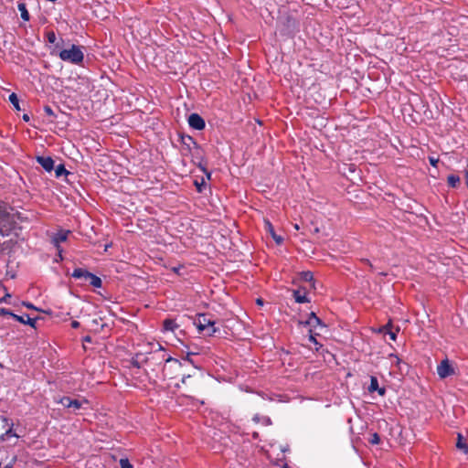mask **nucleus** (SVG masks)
Masks as SVG:
<instances>
[{
  "label": "nucleus",
  "instance_id": "1a4fd4ad",
  "mask_svg": "<svg viewBox=\"0 0 468 468\" xmlns=\"http://www.w3.org/2000/svg\"><path fill=\"white\" fill-rule=\"evenodd\" d=\"M58 403L62 404L66 408H72L74 410H77L81 408L83 402L77 399H70L68 397H64L59 399Z\"/></svg>",
  "mask_w": 468,
  "mask_h": 468
},
{
  "label": "nucleus",
  "instance_id": "f704fd0d",
  "mask_svg": "<svg viewBox=\"0 0 468 468\" xmlns=\"http://www.w3.org/2000/svg\"><path fill=\"white\" fill-rule=\"evenodd\" d=\"M71 326H72L73 328H78V327L80 326V323H79V322H77V321H73V322L71 323Z\"/></svg>",
  "mask_w": 468,
  "mask_h": 468
},
{
  "label": "nucleus",
  "instance_id": "2f4dec72",
  "mask_svg": "<svg viewBox=\"0 0 468 468\" xmlns=\"http://www.w3.org/2000/svg\"><path fill=\"white\" fill-rule=\"evenodd\" d=\"M48 38L49 42L54 43L56 40V36L53 32H51L48 35Z\"/></svg>",
  "mask_w": 468,
  "mask_h": 468
},
{
  "label": "nucleus",
  "instance_id": "a211bd4d",
  "mask_svg": "<svg viewBox=\"0 0 468 468\" xmlns=\"http://www.w3.org/2000/svg\"><path fill=\"white\" fill-rule=\"evenodd\" d=\"M9 101L14 105L15 109L16 111H20V106H19V101H18V98L16 96V93H11L9 95Z\"/></svg>",
  "mask_w": 468,
  "mask_h": 468
},
{
  "label": "nucleus",
  "instance_id": "dca6fc26",
  "mask_svg": "<svg viewBox=\"0 0 468 468\" xmlns=\"http://www.w3.org/2000/svg\"><path fill=\"white\" fill-rule=\"evenodd\" d=\"M87 274H90L89 271L82 270V269H76L72 272V276L77 279H87Z\"/></svg>",
  "mask_w": 468,
  "mask_h": 468
},
{
  "label": "nucleus",
  "instance_id": "6e6552de",
  "mask_svg": "<svg viewBox=\"0 0 468 468\" xmlns=\"http://www.w3.org/2000/svg\"><path fill=\"white\" fill-rule=\"evenodd\" d=\"M188 124L196 130H202L205 128L204 120L197 113H192L188 117Z\"/></svg>",
  "mask_w": 468,
  "mask_h": 468
},
{
  "label": "nucleus",
  "instance_id": "9d476101",
  "mask_svg": "<svg viewBox=\"0 0 468 468\" xmlns=\"http://www.w3.org/2000/svg\"><path fill=\"white\" fill-rule=\"evenodd\" d=\"M37 160L48 172H50L54 168V161L49 156H38Z\"/></svg>",
  "mask_w": 468,
  "mask_h": 468
},
{
  "label": "nucleus",
  "instance_id": "ddd939ff",
  "mask_svg": "<svg viewBox=\"0 0 468 468\" xmlns=\"http://www.w3.org/2000/svg\"><path fill=\"white\" fill-rule=\"evenodd\" d=\"M86 281H89L90 285H92L95 288H100L101 286V280L90 272V274H87Z\"/></svg>",
  "mask_w": 468,
  "mask_h": 468
},
{
  "label": "nucleus",
  "instance_id": "9b49d317",
  "mask_svg": "<svg viewBox=\"0 0 468 468\" xmlns=\"http://www.w3.org/2000/svg\"><path fill=\"white\" fill-rule=\"evenodd\" d=\"M14 319H16L17 322L28 324L32 328H36L37 319L36 318H30L28 315H14Z\"/></svg>",
  "mask_w": 468,
  "mask_h": 468
},
{
  "label": "nucleus",
  "instance_id": "79ce46f5",
  "mask_svg": "<svg viewBox=\"0 0 468 468\" xmlns=\"http://www.w3.org/2000/svg\"><path fill=\"white\" fill-rule=\"evenodd\" d=\"M394 358L396 359V362H397L398 364L400 362V360H399V357L395 356Z\"/></svg>",
  "mask_w": 468,
  "mask_h": 468
},
{
  "label": "nucleus",
  "instance_id": "f8f14e48",
  "mask_svg": "<svg viewBox=\"0 0 468 468\" xmlns=\"http://www.w3.org/2000/svg\"><path fill=\"white\" fill-rule=\"evenodd\" d=\"M368 390L370 392L378 391L380 396L385 394V388L378 387V382L376 377H371Z\"/></svg>",
  "mask_w": 468,
  "mask_h": 468
},
{
  "label": "nucleus",
  "instance_id": "cd10ccee",
  "mask_svg": "<svg viewBox=\"0 0 468 468\" xmlns=\"http://www.w3.org/2000/svg\"><path fill=\"white\" fill-rule=\"evenodd\" d=\"M22 304L28 308V309H33V310H36V311H40L37 307L34 306L32 303H27V302H23Z\"/></svg>",
  "mask_w": 468,
  "mask_h": 468
},
{
  "label": "nucleus",
  "instance_id": "6ab92c4d",
  "mask_svg": "<svg viewBox=\"0 0 468 468\" xmlns=\"http://www.w3.org/2000/svg\"><path fill=\"white\" fill-rule=\"evenodd\" d=\"M459 182H460V177L459 176H454V175H451V176H448V184L451 186H452V187L457 186Z\"/></svg>",
  "mask_w": 468,
  "mask_h": 468
},
{
  "label": "nucleus",
  "instance_id": "58836bf2",
  "mask_svg": "<svg viewBox=\"0 0 468 468\" xmlns=\"http://www.w3.org/2000/svg\"><path fill=\"white\" fill-rule=\"evenodd\" d=\"M3 468H12V463H10L5 465Z\"/></svg>",
  "mask_w": 468,
  "mask_h": 468
},
{
  "label": "nucleus",
  "instance_id": "f257e3e1",
  "mask_svg": "<svg viewBox=\"0 0 468 468\" xmlns=\"http://www.w3.org/2000/svg\"><path fill=\"white\" fill-rule=\"evenodd\" d=\"M58 57L65 62L79 65L83 61L84 53L81 47L71 44L61 49Z\"/></svg>",
  "mask_w": 468,
  "mask_h": 468
},
{
  "label": "nucleus",
  "instance_id": "c756f323",
  "mask_svg": "<svg viewBox=\"0 0 468 468\" xmlns=\"http://www.w3.org/2000/svg\"><path fill=\"white\" fill-rule=\"evenodd\" d=\"M65 171H66V170H65L64 166H62V165H58V166L56 168V175H57L58 176H61Z\"/></svg>",
  "mask_w": 468,
  "mask_h": 468
},
{
  "label": "nucleus",
  "instance_id": "72a5a7b5",
  "mask_svg": "<svg viewBox=\"0 0 468 468\" xmlns=\"http://www.w3.org/2000/svg\"><path fill=\"white\" fill-rule=\"evenodd\" d=\"M430 162L433 166H436L438 160L431 157L430 158Z\"/></svg>",
  "mask_w": 468,
  "mask_h": 468
},
{
  "label": "nucleus",
  "instance_id": "4468645a",
  "mask_svg": "<svg viewBox=\"0 0 468 468\" xmlns=\"http://www.w3.org/2000/svg\"><path fill=\"white\" fill-rule=\"evenodd\" d=\"M293 296L295 301L299 303H303L309 302L305 293H301L300 291H293Z\"/></svg>",
  "mask_w": 468,
  "mask_h": 468
},
{
  "label": "nucleus",
  "instance_id": "0eeeda50",
  "mask_svg": "<svg viewBox=\"0 0 468 468\" xmlns=\"http://www.w3.org/2000/svg\"><path fill=\"white\" fill-rule=\"evenodd\" d=\"M19 438L20 435L13 429V424H11L6 431L1 435L0 440L15 445Z\"/></svg>",
  "mask_w": 468,
  "mask_h": 468
},
{
  "label": "nucleus",
  "instance_id": "20e7f679",
  "mask_svg": "<svg viewBox=\"0 0 468 468\" xmlns=\"http://www.w3.org/2000/svg\"><path fill=\"white\" fill-rule=\"evenodd\" d=\"M14 229V220L9 214L0 209V234L7 236Z\"/></svg>",
  "mask_w": 468,
  "mask_h": 468
},
{
  "label": "nucleus",
  "instance_id": "473e14b6",
  "mask_svg": "<svg viewBox=\"0 0 468 468\" xmlns=\"http://www.w3.org/2000/svg\"><path fill=\"white\" fill-rule=\"evenodd\" d=\"M261 422L264 425H270L271 424V420L268 417H262L261 418Z\"/></svg>",
  "mask_w": 468,
  "mask_h": 468
},
{
  "label": "nucleus",
  "instance_id": "c9c22d12",
  "mask_svg": "<svg viewBox=\"0 0 468 468\" xmlns=\"http://www.w3.org/2000/svg\"><path fill=\"white\" fill-rule=\"evenodd\" d=\"M257 304L260 305V306H262L263 305V301L261 299H257L256 301Z\"/></svg>",
  "mask_w": 468,
  "mask_h": 468
},
{
  "label": "nucleus",
  "instance_id": "7ed1b4c3",
  "mask_svg": "<svg viewBox=\"0 0 468 468\" xmlns=\"http://www.w3.org/2000/svg\"><path fill=\"white\" fill-rule=\"evenodd\" d=\"M306 325L310 327V341H312L314 345H318L314 335H320L324 329V325L321 323L320 319L312 313L306 321Z\"/></svg>",
  "mask_w": 468,
  "mask_h": 468
},
{
  "label": "nucleus",
  "instance_id": "412c9836",
  "mask_svg": "<svg viewBox=\"0 0 468 468\" xmlns=\"http://www.w3.org/2000/svg\"><path fill=\"white\" fill-rule=\"evenodd\" d=\"M389 324H387L381 331L387 332V334L389 335V338L393 341L396 340L397 334L396 332H393L391 330H388Z\"/></svg>",
  "mask_w": 468,
  "mask_h": 468
},
{
  "label": "nucleus",
  "instance_id": "4c0bfd02",
  "mask_svg": "<svg viewBox=\"0 0 468 468\" xmlns=\"http://www.w3.org/2000/svg\"><path fill=\"white\" fill-rule=\"evenodd\" d=\"M23 120L26 121V122H28L29 121V116L27 114H24L23 115Z\"/></svg>",
  "mask_w": 468,
  "mask_h": 468
},
{
  "label": "nucleus",
  "instance_id": "bb28decb",
  "mask_svg": "<svg viewBox=\"0 0 468 468\" xmlns=\"http://www.w3.org/2000/svg\"><path fill=\"white\" fill-rule=\"evenodd\" d=\"M0 315H9L14 318V315H16V314L6 309L0 308Z\"/></svg>",
  "mask_w": 468,
  "mask_h": 468
},
{
  "label": "nucleus",
  "instance_id": "2eb2a0df",
  "mask_svg": "<svg viewBox=\"0 0 468 468\" xmlns=\"http://www.w3.org/2000/svg\"><path fill=\"white\" fill-rule=\"evenodd\" d=\"M17 7H18V10L20 12L22 19L25 20V21L29 20V14H28V12L27 10L26 5L23 4V3H19Z\"/></svg>",
  "mask_w": 468,
  "mask_h": 468
},
{
  "label": "nucleus",
  "instance_id": "ea45409f",
  "mask_svg": "<svg viewBox=\"0 0 468 468\" xmlns=\"http://www.w3.org/2000/svg\"><path fill=\"white\" fill-rule=\"evenodd\" d=\"M206 177H207V180H209L210 179V173H206Z\"/></svg>",
  "mask_w": 468,
  "mask_h": 468
},
{
  "label": "nucleus",
  "instance_id": "a878e982",
  "mask_svg": "<svg viewBox=\"0 0 468 468\" xmlns=\"http://www.w3.org/2000/svg\"><path fill=\"white\" fill-rule=\"evenodd\" d=\"M271 238L274 239V241H275L278 245L282 244V241H283L282 237H281V236L277 235L276 233H275V234H273V235L271 236Z\"/></svg>",
  "mask_w": 468,
  "mask_h": 468
},
{
  "label": "nucleus",
  "instance_id": "5701e85b",
  "mask_svg": "<svg viewBox=\"0 0 468 468\" xmlns=\"http://www.w3.org/2000/svg\"><path fill=\"white\" fill-rule=\"evenodd\" d=\"M264 225H265L266 230L270 233L271 236L275 234L273 226L271 225V223L269 220L265 219L264 220Z\"/></svg>",
  "mask_w": 468,
  "mask_h": 468
},
{
  "label": "nucleus",
  "instance_id": "e433bc0d",
  "mask_svg": "<svg viewBox=\"0 0 468 468\" xmlns=\"http://www.w3.org/2000/svg\"><path fill=\"white\" fill-rule=\"evenodd\" d=\"M253 420H254L256 423H258V422H260L261 418H260L258 415H256V416H254Z\"/></svg>",
  "mask_w": 468,
  "mask_h": 468
},
{
  "label": "nucleus",
  "instance_id": "c85d7f7f",
  "mask_svg": "<svg viewBox=\"0 0 468 468\" xmlns=\"http://www.w3.org/2000/svg\"><path fill=\"white\" fill-rule=\"evenodd\" d=\"M44 112L48 116H54V112H53V110L49 106H45L44 107Z\"/></svg>",
  "mask_w": 468,
  "mask_h": 468
},
{
  "label": "nucleus",
  "instance_id": "f3484780",
  "mask_svg": "<svg viewBox=\"0 0 468 468\" xmlns=\"http://www.w3.org/2000/svg\"><path fill=\"white\" fill-rule=\"evenodd\" d=\"M177 327V324L173 320H165L164 322V329L165 331H174Z\"/></svg>",
  "mask_w": 468,
  "mask_h": 468
},
{
  "label": "nucleus",
  "instance_id": "37998d69",
  "mask_svg": "<svg viewBox=\"0 0 468 468\" xmlns=\"http://www.w3.org/2000/svg\"><path fill=\"white\" fill-rule=\"evenodd\" d=\"M109 246L110 245H105V249H104L105 251L109 249Z\"/></svg>",
  "mask_w": 468,
  "mask_h": 468
},
{
  "label": "nucleus",
  "instance_id": "c03bdc74",
  "mask_svg": "<svg viewBox=\"0 0 468 468\" xmlns=\"http://www.w3.org/2000/svg\"><path fill=\"white\" fill-rule=\"evenodd\" d=\"M467 177H468V173L466 174Z\"/></svg>",
  "mask_w": 468,
  "mask_h": 468
},
{
  "label": "nucleus",
  "instance_id": "f03ea898",
  "mask_svg": "<svg viewBox=\"0 0 468 468\" xmlns=\"http://www.w3.org/2000/svg\"><path fill=\"white\" fill-rule=\"evenodd\" d=\"M199 332L204 333L206 335L211 336L217 332L215 322L205 314H200L195 321Z\"/></svg>",
  "mask_w": 468,
  "mask_h": 468
},
{
  "label": "nucleus",
  "instance_id": "393cba45",
  "mask_svg": "<svg viewBox=\"0 0 468 468\" xmlns=\"http://www.w3.org/2000/svg\"><path fill=\"white\" fill-rule=\"evenodd\" d=\"M369 441L372 444H378L380 441V438H379V436L377 433H373L371 435V438H370Z\"/></svg>",
  "mask_w": 468,
  "mask_h": 468
},
{
  "label": "nucleus",
  "instance_id": "39448f33",
  "mask_svg": "<svg viewBox=\"0 0 468 468\" xmlns=\"http://www.w3.org/2000/svg\"><path fill=\"white\" fill-rule=\"evenodd\" d=\"M437 373L441 378H445L454 374V368L448 359H444L438 365Z\"/></svg>",
  "mask_w": 468,
  "mask_h": 468
},
{
  "label": "nucleus",
  "instance_id": "aec40b11",
  "mask_svg": "<svg viewBox=\"0 0 468 468\" xmlns=\"http://www.w3.org/2000/svg\"><path fill=\"white\" fill-rule=\"evenodd\" d=\"M301 279L304 282H312L313 281V273L311 271H303L301 273Z\"/></svg>",
  "mask_w": 468,
  "mask_h": 468
},
{
  "label": "nucleus",
  "instance_id": "423d86ee",
  "mask_svg": "<svg viewBox=\"0 0 468 468\" xmlns=\"http://www.w3.org/2000/svg\"><path fill=\"white\" fill-rule=\"evenodd\" d=\"M69 233V230H59L57 233H55L52 237V243L56 246L60 260H62V257L59 244L67 240Z\"/></svg>",
  "mask_w": 468,
  "mask_h": 468
},
{
  "label": "nucleus",
  "instance_id": "4be33fe9",
  "mask_svg": "<svg viewBox=\"0 0 468 468\" xmlns=\"http://www.w3.org/2000/svg\"><path fill=\"white\" fill-rule=\"evenodd\" d=\"M457 448L460 449V450H463L464 452H468V446L466 445L465 442H463L462 440H461V436L459 435V440L457 441V444H456Z\"/></svg>",
  "mask_w": 468,
  "mask_h": 468
},
{
  "label": "nucleus",
  "instance_id": "7c9ffc66",
  "mask_svg": "<svg viewBox=\"0 0 468 468\" xmlns=\"http://www.w3.org/2000/svg\"><path fill=\"white\" fill-rule=\"evenodd\" d=\"M206 185V181L204 178H202L201 182H196V186L197 187V190L200 192L201 191V186H205Z\"/></svg>",
  "mask_w": 468,
  "mask_h": 468
},
{
  "label": "nucleus",
  "instance_id": "a19ab883",
  "mask_svg": "<svg viewBox=\"0 0 468 468\" xmlns=\"http://www.w3.org/2000/svg\"><path fill=\"white\" fill-rule=\"evenodd\" d=\"M294 229H295L296 230H298V229H300V228H299V225H298V224H295V225H294Z\"/></svg>",
  "mask_w": 468,
  "mask_h": 468
},
{
  "label": "nucleus",
  "instance_id": "b1692460",
  "mask_svg": "<svg viewBox=\"0 0 468 468\" xmlns=\"http://www.w3.org/2000/svg\"><path fill=\"white\" fill-rule=\"evenodd\" d=\"M120 465H121V468H133V465L131 464L129 460L126 458H122L120 460Z\"/></svg>",
  "mask_w": 468,
  "mask_h": 468
}]
</instances>
